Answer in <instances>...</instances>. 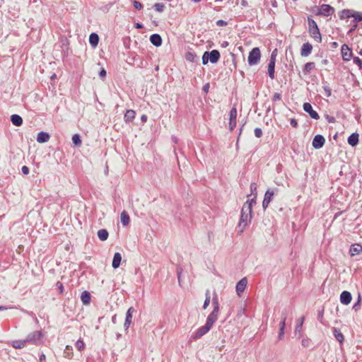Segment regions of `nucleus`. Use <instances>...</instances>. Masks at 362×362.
Listing matches in <instances>:
<instances>
[{"label":"nucleus","instance_id":"obj_1","mask_svg":"<svg viewBox=\"0 0 362 362\" xmlns=\"http://www.w3.org/2000/svg\"><path fill=\"white\" fill-rule=\"evenodd\" d=\"M250 190L251 194L248 196V199L244 203L241 210L240 218L238 223V228L240 229V233L246 229L247 226L250 223L252 218V209L257 203V186L255 183L250 185Z\"/></svg>","mask_w":362,"mask_h":362},{"label":"nucleus","instance_id":"obj_2","mask_svg":"<svg viewBox=\"0 0 362 362\" xmlns=\"http://www.w3.org/2000/svg\"><path fill=\"white\" fill-rule=\"evenodd\" d=\"M338 15L341 20L353 18L352 21L356 24L359 22H362V12L353 9H343L339 12ZM360 35L362 36V31L360 33Z\"/></svg>","mask_w":362,"mask_h":362},{"label":"nucleus","instance_id":"obj_3","mask_svg":"<svg viewBox=\"0 0 362 362\" xmlns=\"http://www.w3.org/2000/svg\"><path fill=\"white\" fill-rule=\"evenodd\" d=\"M212 305L214 309L212 312L209 315L206 319V322L211 327L214 323L217 320L218 312H219V303H218V297L217 293H214L212 298Z\"/></svg>","mask_w":362,"mask_h":362},{"label":"nucleus","instance_id":"obj_4","mask_svg":"<svg viewBox=\"0 0 362 362\" xmlns=\"http://www.w3.org/2000/svg\"><path fill=\"white\" fill-rule=\"evenodd\" d=\"M308 30L310 36L317 42L322 41V36L316 22L310 17L308 18Z\"/></svg>","mask_w":362,"mask_h":362},{"label":"nucleus","instance_id":"obj_5","mask_svg":"<svg viewBox=\"0 0 362 362\" xmlns=\"http://www.w3.org/2000/svg\"><path fill=\"white\" fill-rule=\"evenodd\" d=\"M42 337V331L36 330L28 334V336L25 338V341H27L28 344L37 346L40 344Z\"/></svg>","mask_w":362,"mask_h":362},{"label":"nucleus","instance_id":"obj_6","mask_svg":"<svg viewBox=\"0 0 362 362\" xmlns=\"http://www.w3.org/2000/svg\"><path fill=\"white\" fill-rule=\"evenodd\" d=\"M261 57V52L258 47L253 48L249 53L247 57L248 64L250 66L256 65L259 63Z\"/></svg>","mask_w":362,"mask_h":362},{"label":"nucleus","instance_id":"obj_7","mask_svg":"<svg viewBox=\"0 0 362 362\" xmlns=\"http://www.w3.org/2000/svg\"><path fill=\"white\" fill-rule=\"evenodd\" d=\"M211 328V326L206 322L205 325L199 327L195 333L191 336L192 340H197L206 334Z\"/></svg>","mask_w":362,"mask_h":362},{"label":"nucleus","instance_id":"obj_8","mask_svg":"<svg viewBox=\"0 0 362 362\" xmlns=\"http://www.w3.org/2000/svg\"><path fill=\"white\" fill-rule=\"evenodd\" d=\"M287 313H288V310L286 308L284 309V310H282V312H281L280 328H279V336H278V338L279 340H281L282 339V337L284 334V328H285V325H286V320L287 318Z\"/></svg>","mask_w":362,"mask_h":362},{"label":"nucleus","instance_id":"obj_9","mask_svg":"<svg viewBox=\"0 0 362 362\" xmlns=\"http://www.w3.org/2000/svg\"><path fill=\"white\" fill-rule=\"evenodd\" d=\"M334 12V8L328 4H322L320 8H317V15L329 16Z\"/></svg>","mask_w":362,"mask_h":362},{"label":"nucleus","instance_id":"obj_10","mask_svg":"<svg viewBox=\"0 0 362 362\" xmlns=\"http://www.w3.org/2000/svg\"><path fill=\"white\" fill-rule=\"evenodd\" d=\"M136 312V310L133 307H130L127 313L126 317L124 323V328L125 330H127L132 322L133 313Z\"/></svg>","mask_w":362,"mask_h":362},{"label":"nucleus","instance_id":"obj_11","mask_svg":"<svg viewBox=\"0 0 362 362\" xmlns=\"http://www.w3.org/2000/svg\"><path fill=\"white\" fill-rule=\"evenodd\" d=\"M237 109L233 107L229 113V129L233 130L236 126Z\"/></svg>","mask_w":362,"mask_h":362},{"label":"nucleus","instance_id":"obj_12","mask_svg":"<svg viewBox=\"0 0 362 362\" xmlns=\"http://www.w3.org/2000/svg\"><path fill=\"white\" fill-rule=\"evenodd\" d=\"M274 195V190L268 189L266 191V192L264 194V199L262 202V207L264 209H266L268 207L269 203L271 202V201L273 199Z\"/></svg>","mask_w":362,"mask_h":362},{"label":"nucleus","instance_id":"obj_13","mask_svg":"<svg viewBox=\"0 0 362 362\" xmlns=\"http://www.w3.org/2000/svg\"><path fill=\"white\" fill-rule=\"evenodd\" d=\"M247 284V279L246 277L241 279L236 284V293L238 296H240L241 294L245 291Z\"/></svg>","mask_w":362,"mask_h":362},{"label":"nucleus","instance_id":"obj_14","mask_svg":"<svg viewBox=\"0 0 362 362\" xmlns=\"http://www.w3.org/2000/svg\"><path fill=\"white\" fill-rule=\"evenodd\" d=\"M303 110L309 114L311 118L315 119H318L320 118L317 112L313 110L312 105L309 103H305L303 104Z\"/></svg>","mask_w":362,"mask_h":362},{"label":"nucleus","instance_id":"obj_15","mask_svg":"<svg viewBox=\"0 0 362 362\" xmlns=\"http://www.w3.org/2000/svg\"><path fill=\"white\" fill-rule=\"evenodd\" d=\"M325 142V138L322 135L317 134L315 136L312 144L314 148L319 149L323 146Z\"/></svg>","mask_w":362,"mask_h":362},{"label":"nucleus","instance_id":"obj_16","mask_svg":"<svg viewBox=\"0 0 362 362\" xmlns=\"http://www.w3.org/2000/svg\"><path fill=\"white\" fill-rule=\"evenodd\" d=\"M352 300V296L349 291H344L340 295V302L344 305H349Z\"/></svg>","mask_w":362,"mask_h":362},{"label":"nucleus","instance_id":"obj_17","mask_svg":"<svg viewBox=\"0 0 362 362\" xmlns=\"http://www.w3.org/2000/svg\"><path fill=\"white\" fill-rule=\"evenodd\" d=\"M341 56L344 60L349 61L351 57V51L346 45H343L341 48Z\"/></svg>","mask_w":362,"mask_h":362},{"label":"nucleus","instance_id":"obj_18","mask_svg":"<svg viewBox=\"0 0 362 362\" xmlns=\"http://www.w3.org/2000/svg\"><path fill=\"white\" fill-rule=\"evenodd\" d=\"M150 42L154 46L158 47L162 45V38L158 34H153L150 36Z\"/></svg>","mask_w":362,"mask_h":362},{"label":"nucleus","instance_id":"obj_19","mask_svg":"<svg viewBox=\"0 0 362 362\" xmlns=\"http://www.w3.org/2000/svg\"><path fill=\"white\" fill-rule=\"evenodd\" d=\"M50 139V136L48 133L45 132H40L37 134V141L40 144L47 142Z\"/></svg>","mask_w":362,"mask_h":362},{"label":"nucleus","instance_id":"obj_20","mask_svg":"<svg viewBox=\"0 0 362 362\" xmlns=\"http://www.w3.org/2000/svg\"><path fill=\"white\" fill-rule=\"evenodd\" d=\"M362 252V246L360 244H354L350 247L349 254L351 256L359 255Z\"/></svg>","mask_w":362,"mask_h":362},{"label":"nucleus","instance_id":"obj_21","mask_svg":"<svg viewBox=\"0 0 362 362\" xmlns=\"http://www.w3.org/2000/svg\"><path fill=\"white\" fill-rule=\"evenodd\" d=\"M312 49L313 46L310 43H304L302 46L300 54L303 57H307L311 53Z\"/></svg>","mask_w":362,"mask_h":362},{"label":"nucleus","instance_id":"obj_22","mask_svg":"<svg viewBox=\"0 0 362 362\" xmlns=\"http://www.w3.org/2000/svg\"><path fill=\"white\" fill-rule=\"evenodd\" d=\"M185 58L189 62H197L199 60L198 56L191 51H188L185 54Z\"/></svg>","mask_w":362,"mask_h":362},{"label":"nucleus","instance_id":"obj_23","mask_svg":"<svg viewBox=\"0 0 362 362\" xmlns=\"http://www.w3.org/2000/svg\"><path fill=\"white\" fill-rule=\"evenodd\" d=\"M99 42V36L98 34L93 33L89 35V43L93 48H95Z\"/></svg>","mask_w":362,"mask_h":362},{"label":"nucleus","instance_id":"obj_24","mask_svg":"<svg viewBox=\"0 0 362 362\" xmlns=\"http://www.w3.org/2000/svg\"><path fill=\"white\" fill-rule=\"evenodd\" d=\"M121 261H122L121 254L119 252H116L114 255L112 263L113 269H117L121 263Z\"/></svg>","mask_w":362,"mask_h":362},{"label":"nucleus","instance_id":"obj_25","mask_svg":"<svg viewBox=\"0 0 362 362\" xmlns=\"http://www.w3.org/2000/svg\"><path fill=\"white\" fill-rule=\"evenodd\" d=\"M358 134L357 133L351 134L348 138V143L351 146H356L358 143Z\"/></svg>","mask_w":362,"mask_h":362},{"label":"nucleus","instance_id":"obj_26","mask_svg":"<svg viewBox=\"0 0 362 362\" xmlns=\"http://www.w3.org/2000/svg\"><path fill=\"white\" fill-rule=\"evenodd\" d=\"M209 61L213 64L216 63L220 58V53L216 49L212 50L211 52H209Z\"/></svg>","mask_w":362,"mask_h":362},{"label":"nucleus","instance_id":"obj_27","mask_svg":"<svg viewBox=\"0 0 362 362\" xmlns=\"http://www.w3.org/2000/svg\"><path fill=\"white\" fill-rule=\"evenodd\" d=\"M333 334L335 339L340 343L342 344L344 341V337L343 334L341 332L340 329L338 328H333Z\"/></svg>","mask_w":362,"mask_h":362},{"label":"nucleus","instance_id":"obj_28","mask_svg":"<svg viewBox=\"0 0 362 362\" xmlns=\"http://www.w3.org/2000/svg\"><path fill=\"white\" fill-rule=\"evenodd\" d=\"M98 238L101 241H105L109 237V233L106 229H100L97 232Z\"/></svg>","mask_w":362,"mask_h":362},{"label":"nucleus","instance_id":"obj_29","mask_svg":"<svg viewBox=\"0 0 362 362\" xmlns=\"http://www.w3.org/2000/svg\"><path fill=\"white\" fill-rule=\"evenodd\" d=\"M120 221L124 226H128L130 222V218L128 214L123 211L120 214Z\"/></svg>","mask_w":362,"mask_h":362},{"label":"nucleus","instance_id":"obj_30","mask_svg":"<svg viewBox=\"0 0 362 362\" xmlns=\"http://www.w3.org/2000/svg\"><path fill=\"white\" fill-rule=\"evenodd\" d=\"M81 300L84 305H88L90 302V293L87 291H83L81 296Z\"/></svg>","mask_w":362,"mask_h":362},{"label":"nucleus","instance_id":"obj_31","mask_svg":"<svg viewBox=\"0 0 362 362\" xmlns=\"http://www.w3.org/2000/svg\"><path fill=\"white\" fill-rule=\"evenodd\" d=\"M11 120L13 125L20 127L23 124V119L18 115H11Z\"/></svg>","mask_w":362,"mask_h":362},{"label":"nucleus","instance_id":"obj_32","mask_svg":"<svg viewBox=\"0 0 362 362\" xmlns=\"http://www.w3.org/2000/svg\"><path fill=\"white\" fill-rule=\"evenodd\" d=\"M27 341L24 340H14L12 341V346L15 349H23L25 346Z\"/></svg>","mask_w":362,"mask_h":362},{"label":"nucleus","instance_id":"obj_33","mask_svg":"<svg viewBox=\"0 0 362 362\" xmlns=\"http://www.w3.org/2000/svg\"><path fill=\"white\" fill-rule=\"evenodd\" d=\"M136 112L132 110H127L124 115V121L130 122L133 120L135 117Z\"/></svg>","mask_w":362,"mask_h":362},{"label":"nucleus","instance_id":"obj_34","mask_svg":"<svg viewBox=\"0 0 362 362\" xmlns=\"http://www.w3.org/2000/svg\"><path fill=\"white\" fill-rule=\"evenodd\" d=\"M274 68H275V62H269L268 65V73L269 77L273 79L274 78Z\"/></svg>","mask_w":362,"mask_h":362},{"label":"nucleus","instance_id":"obj_35","mask_svg":"<svg viewBox=\"0 0 362 362\" xmlns=\"http://www.w3.org/2000/svg\"><path fill=\"white\" fill-rule=\"evenodd\" d=\"M73 144L76 146H81L82 141L81 139V136L78 134H75L72 136L71 138Z\"/></svg>","mask_w":362,"mask_h":362},{"label":"nucleus","instance_id":"obj_36","mask_svg":"<svg viewBox=\"0 0 362 362\" xmlns=\"http://www.w3.org/2000/svg\"><path fill=\"white\" fill-rule=\"evenodd\" d=\"M315 68V64L313 62H308L305 64L304 71L309 73Z\"/></svg>","mask_w":362,"mask_h":362},{"label":"nucleus","instance_id":"obj_37","mask_svg":"<svg viewBox=\"0 0 362 362\" xmlns=\"http://www.w3.org/2000/svg\"><path fill=\"white\" fill-rule=\"evenodd\" d=\"M209 303H210V296H209V290H207L205 293V300L204 302L203 308L206 309Z\"/></svg>","mask_w":362,"mask_h":362},{"label":"nucleus","instance_id":"obj_38","mask_svg":"<svg viewBox=\"0 0 362 362\" xmlns=\"http://www.w3.org/2000/svg\"><path fill=\"white\" fill-rule=\"evenodd\" d=\"M154 9L158 12H163L165 8V5L162 3H156L153 6Z\"/></svg>","mask_w":362,"mask_h":362},{"label":"nucleus","instance_id":"obj_39","mask_svg":"<svg viewBox=\"0 0 362 362\" xmlns=\"http://www.w3.org/2000/svg\"><path fill=\"white\" fill-rule=\"evenodd\" d=\"M76 346L78 349V351H82L84 349L85 344L83 340L78 339L76 342Z\"/></svg>","mask_w":362,"mask_h":362},{"label":"nucleus","instance_id":"obj_40","mask_svg":"<svg viewBox=\"0 0 362 362\" xmlns=\"http://www.w3.org/2000/svg\"><path fill=\"white\" fill-rule=\"evenodd\" d=\"M303 320H304V317H302L300 319V320H299L296 325V328H295V332H300L301 330V328H302V326H303Z\"/></svg>","mask_w":362,"mask_h":362},{"label":"nucleus","instance_id":"obj_41","mask_svg":"<svg viewBox=\"0 0 362 362\" xmlns=\"http://www.w3.org/2000/svg\"><path fill=\"white\" fill-rule=\"evenodd\" d=\"M209 52H205L202 56V64L206 65L209 61Z\"/></svg>","mask_w":362,"mask_h":362},{"label":"nucleus","instance_id":"obj_42","mask_svg":"<svg viewBox=\"0 0 362 362\" xmlns=\"http://www.w3.org/2000/svg\"><path fill=\"white\" fill-rule=\"evenodd\" d=\"M361 296L359 295L357 302L355 303L353 306L354 310H357L361 307Z\"/></svg>","mask_w":362,"mask_h":362},{"label":"nucleus","instance_id":"obj_43","mask_svg":"<svg viewBox=\"0 0 362 362\" xmlns=\"http://www.w3.org/2000/svg\"><path fill=\"white\" fill-rule=\"evenodd\" d=\"M324 315V309L320 310L317 312V319L320 322H322V318Z\"/></svg>","mask_w":362,"mask_h":362},{"label":"nucleus","instance_id":"obj_44","mask_svg":"<svg viewBox=\"0 0 362 362\" xmlns=\"http://www.w3.org/2000/svg\"><path fill=\"white\" fill-rule=\"evenodd\" d=\"M353 61L354 63L357 64L360 69L362 68V61L358 57H354Z\"/></svg>","mask_w":362,"mask_h":362},{"label":"nucleus","instance_id":"obj_45","mask_svg":"<svg viewBox=\"0 0 362 362\" xmlns=\"http://www.w3.org/2000/svg\"><path fill=\"white\" fill-rule=\"evenodd\" d=\"M323 89H324V91H325V93L326 96L327 97H330L331 95H332L331 89L328 86H324Z\"/></svg>","mask_w":362,"mask_h":362},{"label":"nucleus","instance_id":"obj_46","mask_svg":"<svg viewBox=\"0 0 362 362\" xmlns=\"http://www.w3.org/2000/svg\"><path fill=\"white\" fill-rule=\"evenodd\" d=\"M133 5L135 8L139 9V10H141L143 8L142 4L140 2H139L138 1H134Z\"/></svg>","mask_w":362,"mask_h":362},{"label":"nucleus","instance_id":"obj_47","mask_svg":"<svg viewBox=\"0 0 362 362\" xmlns=\"http://www.w3.org/2000/svg\"><path fill=\"white\" fill-rule=\"evenodd\" d=\"M182 274L183 273H177V279H178V283H179V285L180 286H184V283H183V281H182Z\"/></svg>","mask_w":362,"mask_h":362},{"label":"nucleus","instance_id":"obj_48","mask_svg":"<svg viewBox=\"0 0 362 362\" xmlns=\"http://www.w3.org/2000/svg\"><path fill=\"white\" fill-rule=\"evenodd\" d=\"M56 286L59 289V293H62L64 292V286L62 283L60 281H57Z\"/></svg>","mask_w":362,"mask_h":362},{"label":"nucleus","instance_id":"obj_49","mask_svg":"<svg viewBox=\"0 0 362 362\" xmlns=\"http://www.w3.org/2000/svg\"><path fill=\"white\" fill-rule=\"evenodd\" d=\"M255 135L257 137V138H259L262 136V129L260 128H256L255 129Z\"/></svg>","mask_w":362,"mask_h":362},{"label":"nucleus","instance_id":"obj_50","mask_svg":"<svg viewBox=\"0 0 362 362\" xmlns=\"http://www.w3.org/2000/svg\"><path fill=\"white\" fill-rule=\"evenodd\" d=\"M276 49L274 50L271 54L270 61L276 62Z\"/></svg>","mask_w":362,"mask_h":362},{"label":"nucleus","instance_id":"obj_51","mask_svg":"<svg viewBox=\"0 0 362 362\" xmlns=\"http://www.w3.org/2000/svg\"><path fill=\"white\" fill-rule=\"evenodd\" d=\"M216 25L218 26H226L227 25V23L223 20H218L216 21Z\"/></svg>","mask_w":362,"mask_h":362},{"label":"nucleus","instance_id":"obj_52","mask_svg":"<svg viewBox=\"0 0 362 362\" xmlns=\"http://www.w3.org/2000/svg\"><path fill=\"white\" fill-rule=\"evenodd\" d=\"M302 345L304 347H308L309 346V340L307 339H303L301 341Z\"/></svg>","mask_w":362,"mask_h":362},{"label":"nucleus","instance_id":"obj_53","mask_svg":"<svg viewBox=\"0 0 362 362\" xmlns=\"http://www.w3.org/2000/svg\"><path fill=\"white\" fill-rule=\"evenodd\" d=\"M22 173L24 175H28L29 173V168L27 166H23L21 168Z\"/></svg>","mask_w":362,"mask_h":362},{"label":"nucleus","instance_id":"obj_54","mask_svg":"<svg viewBox=\"0 0 362 362\" xmlns=\"http://www.w3.org/2000/svg\"><path fill=\"white\" fill-rule=\"evenodd\" d=\"M281 94L279 93H276L274 96H273V100H281Z\"/></svg>","mask_w":362,"mask_h":362},{"label":"nucleus","instance_id":"obj_55","mask_svg":"<svg viewBox=\"0 0 362 362\" xmlns=\"http://www.w3.org/2000/svg\"><path fill=\"white\" fill-rule=\"evenodd\" d=\"M39 361L40 362H46V356L44 354L40 355Z\"/></svg>","mask_w":362,"mask_h":362},{"label":"nucleus","instance_id":"obj_56","mask_svg":"<svg viewBox=\"0 0 362 362\" xmlns=\"http://www.w3.org/2000/svg\"><path fill=\"white\" fill-rule=\"evenodd\" d=\"M290 123L293 127H296L298 126L297 121L293 118L291 119Z\"/></svg>","mask_w":362,"mask_h":362},{"label":"nucleus","instance_id":"obj_57","mask_svg":"<svg viewBox=\"0 0 362 362\" xmlns=\"http://www.w3.org/2000/svg\"><path fill=\"white\" fill-rule=\"evenodd\" d=\"M209 89V83H206V84H205V85L203 86V90H204L205 93H208Z\"/></svg>","mask_w":362,"mask_h":362},{"label":"nucleus","instance_id":"obj_58","mask_svg":"<svg viewBox=\"0 0 362 362\" xmlns=\"http://www.w3.org/2000/svg\"><path fill=\"white\" fill-rule=\"evenodd\" d=\"M358 27L359 28L358 25L356 23H354L353 27L350 29L349 33L354 32Z\"/></svg>","mask_w":362,"mask_h":362},{"label":"nucleus","instance_id":"obj_59","mask_svg":"<svg viewBox=\"0 0 362 362\" xmlns=\"http://www.w3.org/2000/svg\"><path fill=\"white\" fill-rule=\"evenodd\" d=\"M100 77H105L106 76V71L105 69H102L100 71Z\"/></svg>","mask_w":362,"mask_h":362},{"label":"nucleus","instance_id":"obj_60","mask_svg":"<svg viewBox=\"0 0 362 362\" xmlns=\"http://www.w3.org/2000/svg\"><path fill=\"white\" fill-rule=\"evenodd\" d=\"M141 120L142 121V122H146L147 121V116L146 115H141Z\"/></svg>","mask_w":362,"mask_h":362},{"label":"nucleus","instance_id":"obj_61","mask_svg":"<svg viewBox=\"0 0 362 362\" xmlns=\"http://www.w3.org/2000/svg\"><path fill=\"white\" fill-rule=\"evenodd\" d=\"M112 322L115 324L116 322H117V318H116V315H115L112 317Z\"/></svg>","mask_w":362,"mask_h":362},{"label":"nucleus","instance_id":"obj_62","mask_svg":"<svg viewBox=\"0 0 362 362\" xmlns=\"http://www.w3.org/2000/svg\"><path fill=\"white\" fill-rule=\"evenodd\" d=\"M228 43L226 41H224L223 43H222V47H226L228 46Z\"/></svg>","mask_w":362,"mask_h":362},{"label":"nucleus","instance_id":"obj_63","mask_svg":"<svg viewBox=\"0 0 362 362\" xmlns=\"http://www.w3.org/2000/svg\"><path fill=\"white\" fill-rule=\"evenodd\" d=\"M136 28H143V25L141 24H140V23H136Z\"/></svg>","mask_w":362,"mask_h":362},{"label":"nucleus","instance_id":"obj_64","mask_svg":"<svg viewBox=\"0 0 362 362\" xmlns=\"http://www.w3.org/2000/svg\"><path fill=\"white\" fill-rule=\"evenodd\" d=\"M359 33L362 31V24L358 28Z\"/></svg>","mask_w":362,"mask_h":362}]
</instances>
